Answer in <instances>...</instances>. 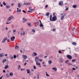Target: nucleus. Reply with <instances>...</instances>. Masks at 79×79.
I'll list each match as a JSON object with an SVG mask.
<instances>
[{
  "label": "nucleus",
  "instance_id": "8fccbe9b",
  "mask_svg": "<svg viewBox=\"0 0 79 79\" xmlns=\"http://www.w3.org/2000/svg\"><path fill=\"white\" fill-rule=\"evenodd\" d=\"M59 53H61V51H59Z\"/></svg>",
  "mask_w": 79,
  "mask_h": 79
},
{
  "label": "nucleus",
  "instance_id": "473e14b6",
  "mask_svg": "<svg viewBox=\"0 0 79 79\" xmlns=\"http://www.w3.org/2000/svg\"><path fill=\"white\" fill-rule=\"evenodd\" d=\"M35 24H36L37 26L39 25V22H36Z\"/></svg>",
  "mask_w": 79,
  "mask_h": 79
},
{
  "label": "nucleus",
  "instance_id": "bf43d9fd",
  "mask_svg": "<svg viewBox=\"0 0 79 79\" xmlns=\"http://www.w3.org/2000/svg\"><path fill=\"white\" fill-rule=\"evenodd\" d=\"M48 5H46V8H47V7H48Z\"/></svg>",
  "mask_w": 79,
  "mask_h": 79
},
{
  "label": "nucleus",
  "instance_id": "a19ab883",
  "mask_svg": "<svg viewBox=\"0 0 79 79\" xmlns=\"http://www.w3.org/2000/svg\"><path fill=\"white\" fill-rule=\"evenodd\" d=\"M53 16H55V13H53Z\"/></svg>",
  "mask_w": 79,
  "mask_h": 79
},
{
  "label": "nucleus",
  "instance_id": "5701e85b",
  "mask_svg": "<svg viewBox=\"0 0 79 79\" xmlns=\"http://www.w3.org/2000/svg\"><path fill=\"white\" fill-rule=\"evenodd\" d=\"M29 9L30 10H31V11H32V7L30 6L29 7Z\"/></svg>",
  "mask_w": 79,
  "mask_h": 79
},
{
  "label": "nucleus",
  "instance_id": "f257e3e1",
  "mask_svg": "<svg viewBox=\"0 0 79 79\" xmlns=\"http://www.w3.org/2000/svg\"><path fill=\"white\" fill-rule=\"evenodd\" d=\"M50 19L51 21H55L57 19L56 16H53L52 18V15H50Z\"/></svg>",
  "mask_w": 79,
  "mask_h": 79
},
{
  "label": "nucleus",
  "instance_id": "393cba45",
  "mask_svg": "<svg viewBox=\"0 0 79 79\" xmlns=\"http://www.w3.org/2000/svg\"><path fill=\"white\" fill-rule=\"evenodd\" d=\"M18 7L19 8H20V7H21V4H20V3H18Z\"/></svg>",
  "mask_w": 79,
  "mask_h": 79
},
{
  "label": "nucleus",
  "instance_id": "052dcab7",
  "mask_svg": "<svg viewBox=\"0 0 79 79\" xmlns=\"http://www.w3.org/2000/svg\"><path fill=\"white\" fill-rule=\"evenodd\" d=\"M76 28L74 27L73 28V31H74V30Z\"/></svg>",
  "mask_w": 79,
  "mask_h": 79
},
{
  "label": "nucleus",
  "instance_id": "2f4dec72",
  "mask_svg": "<svg viewBox=\"0 0 79 79\" xmlns=\"http://www.w3.org/2000/svg\"><path fill=\"white\" fill-rule=\"evenodd\" d=\"M40 27H43L44 25L42 23H40Z\"/></svg>",
  "mask_w": 79,
  "mask_h": 79
},
{
  "label": "nucleus",
  "instance_id": "f704fd0d",
  "mask_svg": "<svg viewBox=\"0 0 79 79\" xmlns=\"http://www.w3.org/2000/svg\"><path fill=\"white\" fill-rule=\"evenodd\" d=\"M68 65H71V66H72V65H73L72 64H71V63L69 62V63H68Z\"/></svg>",
  "mask_w": 79,
  "mask_h": 79
},
{
  "label": "nucleus",
  "instance_id": "f03ea898",
  "mask_svg": "<svg viewBox=\"0 0 79 79\" xmlns=\"http://www.w3.org/2000/svg\"><path fill=\"white\" fill-rule=\"evenodd\" d=\"M39 60V58H38V57H36L35 58V61L36 62V64L37 65H40V63H39L38 64L37 63V60Z\"/></svg>",
  "mask_w": 79,
  "mask_h": 79
},
{
  "label": "nucleus",
  "instance_id": "f3484780",
  "mask_svg": "<svg viewBox=\"0 0 79 79\" xmlns=\"http://www.w3.org/2000/svg\"><path fill=\"white\" fill-rule=\"evenodd\" d=\"M31 5V3L28 2L26 3V6H27V5Z\"/></svg>",
  "mask_w": 79,
  "mask_h": 79
},
{
  "label": "nucleus",
  "instance_id": "ea45409f",
  "mask_svg": "<svg viewBox=\"0 0 79 79\" xmlns=\"http://www.w3.org/2000/svg\"><path fill=\"white\" fill-rule=\"evenodd\" d=\"M23 12L24 13H25V14L26 13V11H25V10H23Z\"/></svg>",
  "mask_w": 79,
  "mask_h": 79
},
{
  "label": "nucleus",
  "instance_id": "c85d7f7f",
  "mask_svg": "<svg viewBox=\"0 0 79 79\" xmlns=\"http://www.w3.org/2000/svg\"><path fill=\"white\" fill-rule=\"evenodd\" d=\"M21 11V9H20L19 10H17V13H19V12H20Z\"/></svg>",
  "mask_w": 79,
  "mask_h": 79
},
{
  "label": "nucleus",
  "instance_id": "ddd939ff",
  "mask_svg": "<svg viewBox=\"0 0 79 79\" xmlns=\"http://www.w3.org/2000/svg\"><path fill=\"white\" fill-rule=\"evenodd\" d=\"M52 69L54 70L55 71H57V69L56 67H55V68L53 67L52 68Z\"/></svg>",
  "mask_w": 79,
  "mask_h": 79
},
{
  "label": "nucleus",
  "instance_id": "4c0bfd02",
  "mask_svg": "<svg viewBox=\"0 0 79 79\" xmlns=\"http://www.w3.org/2000/svg\"><path fill=\"white\" fill-rule=\"evenodd\" d=\"M46 75L47 76H49V77H50V75H48V74H47V72H46Z\"/></svg>",
  "mask_w": 79,
  "mask_h": 79
},
{
  "label": "nucleus",
  "instance_id": "412c9836",
  "mask_svg": "<svg viewBox=\"0 0 79 79\" xmlns=\"http://www.w3.org/2000/svg\"><path fill=\"white\" fill-rule=\"evenodd\" d=\"M33 54L35 56H37V54L36 53V52H33Z\"/></svg>",
  "mask_w": 79,
  "mask_h": 79
},
{
  "label": "nucleus",
  "instance_id": "4be33fe9",
  "mask_svg": "<svg viewBox=\"0 0 79 79\" xmlns=\"http://www.w3.org/2000/svg\"><path fill=\"white\" fill-rule=\"evenodd\" d=\"M6 7L7 8V9H9V8H10V6L7 5L6 6Z\"/></svg>",
  "mask_w": 79,
  "mask_h": 79
},
{
  "label": "nucleus",
  "instance_id": "39448f33",
  "mask_svg": "<svg viewBox=\"0 0 79 79\" xmlns=\"http://www.w3.org/2000/svg\"><path fill=\"white\" fill-rule=\"evenodd\" d=\"M67 57L69 60H71L72 59V56L70 55H67Z\"/></svg>",
  "mask_w": 79,
  "mask_h": 79
},
{
  "label": "nucleus",
  "instance_id": "c03bdc74",
  "mask_svg": "<svg viewBox=\"0 0 79 79\" xmlns=\"http://www.w3.org/2000/svg\"><path fill=\"white\" fill-rule=\"evenodd\" d=\"M11 23V21H10V23H6V24H10V23Z\"/></svg>",
  "mask_w": 79,
  "mask_h": 79
},
{
  "label": "nucleus",
  "instance_id": "423d86ee",
  "mask_svg": "<svg viewBox=\"0 0 79 79\" xmlns=\"http://www.w3.org/2000/svg\"><path fill=\"white\" fill-rule=\"evenodd\" d=\"M10 39L11 41H14L15 40V37L13 36L11 37L10 38Z\"/></svg>",
  "mask_w": 79,
  "mask_h": 79
},
{
  "label": "nucleus",
  "instance_id": "20e7f679",
  "mask_svg": "<svg viewBox=\"0 0 79 79\" xmlns=\"http://www.w3.org/2000/svg\"><path fill=\"white\" fill-rule=\"evenodd\" d=\"M23 23H26V21H27V19L25 18H23Z\"/></svg>",
  "mask_w": 79,
  "mask_h": 79
},
{
  "label": "nucleus",
  "instance_id": "4468645a",
  "mask_svg": "<svg viewBox=\"0 0 79 79\" xmlns=\"http://www.w3.org/2000/svg\"><path fill=\"white\" fill-rule=\"evenodd\" d=\"M48 63L49 64H51L52 63V60H50L48 61Z\"/></svg>",
  "mask_w": 79,
  "mask_h": 79
},
{
  "label": "nucleus",
  "instance_id": "1a4fd4ad",
  "mask_svg": "<svg viewBox=\"0 0 79 79\" xmlns=\"http://www.w3.org/2000/svg\"><path fill=\"white\" fill-rule=\"evenodd\" d=\"M6 40H7V38H4V39L2 41V43H4V42H5V41H6Z\"/></svg>",
  "mask_w": 79,
  "mask_h": 79
},
{
  "label": "nucleus",
  "instance_id": "e2e57ef3",
  "mask_svg": "<svg viewBox=\"0 0 79 79\" xmlns=\"http://www.w3.org/2000/svg\"><path fill=\"white\" fill-rule=\"evenodd\" d=\"M27 64V63H25L24 64V66H26V64Z\"/></svg>",
  "mask_w": 79,
  "mask_h": 79
},
{
  "label": "nucleus",
  "instance_id": "7ed1b4c3",
  "mask_svg": "<svg viewBox=\"0 0 79 79\" xmlns=\"http://www.w3.org/2000/svg\"><path fill=\"white\" fill-rule=\"evenodd\" d=\"M13 15H11L10 17H9L8 19H7V22L10 21L11 20V19H13Z\"/></svg>",
  "mask_w": 79,
  "mask_h": 79
},
{
  "label": "nucleus",
  "instance_id": "b1692460",
  "mask_svg": "<svg viewBox=\"0 0 79 79\" xmlns=\"http://www.w3.org/2000/svg\"><path fill=\"white\" fill-rule=\"evenodd\" d=\"M27 73H28V74L30 73H29V72H30V70L27 69Z\"/></svg>",
  "mask_w": 79,
  "mask_h": 79
},
{
  "label": "nucleus",
  "instance_id": "2eb2a0df",
  "mask_svg": "<svg viewBox=\"0 0 79 79\" xmlns=\"http://www.w3.org/2000/svg\"><path fill=\"white\" fill-rule=\"evenodd\" d=\"M6 59H4L3 60L2 62L3 63H5V62H6Z\"/></svg>",
  "mask_w": 79,
  "mask_h": 79
},
{
  "label": "nucleus",
  "instance_id": "c9c22d12",
  "mask_svg": "<svg viewBox=\"0 0 79 79\" xmlns=\"http://www.w3.org/2000/svg\"><path fill=\"white\" fill-rule=\"evenodd\" d=\"M15 48H16V49H17V50H18V48H19V47L18 46H16Z\"/></svg>",
  "mask_w": 79,
  "mask_h": 79
},
{
  "label": "nucleus",
  "instance_id": "aec40b11",
  "mask_svg": "<svg viewBox=\"0 0 79 79\" xmlns=\"http://www.w3.org/2000/svg\"><path fill=\"white\" fill-rule=\"evenodd\" d=\"M73 45H76V43L75 42H73L72 43Z\"/></svg>",
  "mask_w": 79,
  "mask_h": 79
},
{
  "label": "nucleus",
  "instance_id": "f8f14e48",
  "mask_svg": "<svg viewBox=\"0 0 79 79\" xmlns=\"http://www.w3.org/2000/svg\"><path fill=\"white\" fill-rule=\"evenodd\" d=\"M64 15H62L60 17L61 20H63V19H64Z\"/></svg>",
  "mask_w": 79,
  "mask_h": 79
},
{
  "label": "nucleus",
  "instance_id": "6e6552de",
  "mask_svg": "<svg viewBox=\"0 0 79 79\" xmlns=\"http://www.w3.org/2000/svg\"><path fill=\"white\" fill-rule=\"evenodd\" d=\"M20 35H25V32L24 31H22L20 33Z\"/></svg>",
  "mask_w": 79,
  "mask_h": 79
},
{
  "label": "nucleus",
  "instance_id": "a211bd4d",
  "mask_svg": "<svg viewBox=\"0 0 79 79\" xmlns=\"http://www.w3.org/2000/svg\"><path fill=\"white\" fill-rule=\"evenodd\" d=\"M8 67H9V66L8 65H7L5 67V69H7V68H8Z\"/></svg>",
  "mask_w": 79,
  "mask_h": 79
},
{
  "label": "nucleus",
  "instance_id": "864d4df0",
  "mask_svg": "<svg viewBox=\"0 0 79 79\" xmlns=\"http://www.w3.org/2000/svg\"><path fill=\"white\" fill-rule=\"evenodd\" d=\"M3 73H5V72H6L5 70H3Z\"/></svg>",
  "mask_w": 79,
  "mask_h": 79
},
{
  "label": "nucleus",
  "instance_id": "bb28decb",
  "mask_svg": "<svg viewBox=\"0 0 79 79\" xmlns=\"http://www.w3.org/2000/svg\"><path fill=\"white\" fill-rule=\"evenodd\" d=\"M17 68L18 69H21V66L20 65H19V66Z\"/></svg>",
  "mask_w": 79,
  "mask_h": 79
},
{
  "label": "nucleus",
  "instance_id": "680f3d73",
  "mask_svg": "<svg viewBox=\"0 0 79 79\" xmlns=\"http://www.w3.org/2000/svg\"><path fill=\"white\" fill-rule=\"evenodd\" d=\"M1 7H2L3 6V5L2 4H1L0 5Z\"/></svg>",
  "mask_w": 79,
  "mask_h": 79
},
{
  "label": "nucleus",
  "instance_id": "cd10ccee",
  "mask_svg": "<svg viewBox=\"0 0 79 79\" xmlns=\"http://www.w3.org/2000/svg\"><path fill=\"white\" fill-rule=\"evenodd\" d=\"M49 15H50V13L48 12L46 14V16H49Z\"/></svg>",
  "mask_w": 79,
  "mask_h": 79
},
{
  "label": "nucleus",
  "instance_id": "79ce46f5",
  "mask_svg": "<svg viewBox=\"0 0 79 79\" xmlns=\"http://www.w3.org/2000/svg\"><path fill=\"white\" fill-rule=\"evenodd\" d=\"M14 58H16V56L15 55L14 56Z\"/></svg>",
  "mask_w": 79,
  "mask_h": 79
},
{
  "label": "nucleus",
  "instance_id": "49530a36",
  "mask_svg": "<svg viewBox=\"0 0 79 79\" xmlns=\"http://www.w3.org/2000/svg\"><path fill=\"white\" fill-rule=\"evenodd\" d=\"M13 5H14V3H12V4H11V6H13Z\"/></svg>",
  "mask_w": 79,
  "mask_h": 79
},
{
  "label": "nucleus",
  "instance_id": "c756f323",
  "mask_svg": "<svg viewBox=\"0 0 79 79\" xmlns=\"http://www.w3.org/2000/svg\"><path fill=\"white\" fill-rule=\"evenodd\" d=\"M2 4L3 5H4V6H5V5H6V3H5V2H3Z\"/></svg>",
  "mask_w": 79,
  "mask_h": 79
},
{
  "label": "nucleus",
  "instance_id": "09e8293b",
  "mask_svg": "<svg viewBox=\"0 0 79 79\" xmlns=\"http://www.w3.org/2000/svg\"><path fill=\"white\" fill-rule=\"evenodd\" d=\"M33 67H34V69H36V67L34 65Z\"/></svg>",
  "mask_w": 79,
  "mask_h": 79
},
{
  "label": "nucleus",
  "instance_id": "0e129e2a",
  "mask_svg": "<svg viewBox=\"0 0 79 79\" xmlns=\"http://www.w3.org/2000/svg\"><path fill=\"white\" fill-rule=\"evenodd\" d=\"M31 71L33 72L34 71V69H32L31 70Z\"/></svg>",
  "mask_w": 79,
  "mask_h": 79
},
{
  "label": "nucleus",
  "instance_id": "dca6fc26",
  "mask_svg": "<svg viewBox=\"0 0 79 79\" xmlns=\"http://www.w3.org/2000/svg\"><path fill=\"white\" fill-rule=\"evenodd\" d=\"M4 55H3V54H0V58H2V57H3V56H4Z\"/></svg>",
  "mask_w": 79,
  "mask_h": 79
},
{
  "label": "nucleus",
  "instance_id": "9d476101",
  "mask_svg": "<svg viewBox=\"0 0 79 79\" xmlns=\"http://www.w3.org/2000/svg\"><path fill=\"white\" fill-rule=\"evenodd\" d=\"M64 61L63 60V59L62 58H60V63H63Z\"/></svg>",
  "mask_w": 79,
  "mask_h": 79
},
{
  "label": "nucleus",
  "instance_id": "0eeeda50",
  "mask_svg": "<svg viewBox=\"0 0 79 79\" xmlns=\"http://www.w3.org/2000/svg\"><path fill=\"white\" fill-rule=\"evenodd\" d=\"M22 57L23 58H24V59H27V56L25 55H23L22 56Z\"/></svg>",
  "mask_w": 79,
  "mask_h": 79
},
{
  "label": "nucleus",
  "instance_id": "a878e982",
  "mask_svg": "<svg viewBox=\"0 0 79 79\" xmlns=\"http://www.w3.org/2000/svg\"><path fill=\"white\" fill-rule=\"evenodd\" d=\"M27 25H28V26H29V27H31V23H27Z\"/></svg>",
  "mask_w": 79,
  "mask_h": 79
},
{
  "label": "nucleus",
  "instance_id": "a18cd8bd",
  "mask_svg": "<svg viewBox=\"0 0 79 79\" xmlns=\"http://www.w3.org/2000/svg\"><path fill=\"white\" fill-rule=\"evenodd\" d=\"M27 12L28 13H32V11H30V10H28Z\"/></svg>",
  "mask_w": 79,
  "mask_h": 79
},
{
  "label": "nucleus",
  "instance_id": "3c124183",
  "mask_svg": "<svg viewBox=\"0 0 79 79\" xmlns=\"http://www.w3.org/2000/svg\"><path fill=\"white\" fill-rule=\"evenodd\" d=\"M52 31H53L54 32V31H55L56 29H52Z\"/></svg>",
  "mask_w": 79,
  "mask_h": 79
},
{
  "label": "nucleus",
  "instance_id": "4d7b16f0",
  "mask_svg": "<svg viewBox=\"0 0 79 79\" xmlns=\"http://www.w3.org/2000/svg\"><path fill=\"white\" fill-rule=\"evenodd\" d=\"M65 11H66V10H68V8H66L65 10Z\"/></svg>",
  "mask_w": 79,
  "mask_h": 79
},
{
  "label": "nucleus",
  "instance_id": "9b49d317",
  "mask_svg": "<svg viewBox=\"0 0 79 79\" xmlns=\"http://www.w3.org/2000/svg\"><path fill=\"white\" fill-rule=\"evenodd\" d=\"M63 2H59V5H63Z\"/></svg>",
  "mask_w": 79,
  "mask_h": 79
},
{
  "label": "nucleus",
  "instance_id": "13d9d810",
  "mask_svg": "<svg viewBox=\"0 0 79 79\" xmlns=\"http://www.w3.org/2000/svg\"><path fill=\"white\" fill-rule=\"evenodd\" d=\"M39 22H40V24H42V22H41V20H39Z\"/></svg>",
  "mask_w": 79,
  "mask_h": 79
},
{
  "label": "nucleus",
  "instance_id": "6ab92c4d",
  "mask_svg": "<svg viewBox=\"0 0 79 79\" xmlns=\"http://www.w3.org/2000/svg\"><path fill=\"white\" fill-rule=\"evenodd\" d=\"M10 76H13V72H11L10 73Z\"/></svg>",
  "mask_w": 79,
  "mask_h": 79
},
{
  "label": "nucleus",
  "instance_id": "72a5a7b5",
  "mask_svg": "<svg viewBox=\"0 0 79 79\" xmlns=\"http://www.w3.org/2000/svg\"><path fill=\"white\" fill-rule=\"evenodd\" d=\"M76 61V60H75V59H73L72 60V62H73V63L75 62V61Z\"/></svg>",
  "mask_w": 79,
  "mask_h": 79
},
{
  "label": "nucleus",
  "instance_id": "de8ad7c7",
  "mask_svg": "<svg viewBox=\"0 0 79 79\" xmlns=\"http://www.w3.org/2000/svg\"><path fill=\"white\" fill-rule=\"evenodd\" d=\"M39 61H40V62H42V60L41 59H40L39 60Z\"/></svg>",
  "mask_w": 79,
  "mask_h": 79
},
{
  "label": "nucleus",
  "instance_id": "37998d69",
  "mask_svg": "<svg viewBox=\"0 0 79 79\" xmlns=\"http://www.w3.org/2000/svg\"><path fill=\"white\" fill-rule=\"evenodd\" d=\"M13 32H15L16 31V30L14 29V30H13Z\"/></svg>",
  "mask_w": 79,
  "mask_h": 79
},
{
  "label": "nucleus",
  "instance_id": "69168bd1",
  "mask_svg": "<svg viewBox=\"0 0 79 79\" xmlns=\"http://www.w3.org/2000/svg\"><path fill=\"white\" fill-rule=\"evenodd\" d=\"M2 77H3V76H2V77H0V79H2Z\"/></svg>",
  "mask_w": 79,
  "mask_h": 79
},
{
  "label": "nucleus",
  "instance_id": "6e6d98bb",
  "mask_svg": "<svg viewBox=\"0 0 79 79\" xmlns=\"http://www.w3.org/2000/svg\"><path fill=\"white\" fill-rule=\"evenodd\" d=\"M73 70H76V69L75 68H73Z\"/></svg>",
  "mask_w": 79,
  "mask_h": 79
},
{
  "label": "nucleus",
  "instance_id": "603ef678",
  "mask_svg": "<svg viewBox=\"0 0 79 79\" xmlns=\"http://www.w3.org/2000/svg\"><path fill=\"white\" fill-rule=\"evenodd\" d=\"M32 31L33 32H35V30L34 29H32Z\"/></svg>",
  "mask_w": 79,
  "mask_h": 79
},
{
  "label": "nucleus",
  "instance_id": "338daca9",
  "mask_svg": "<svg viewBox=\"0 0 79 79\" xmlns=\"http://www.w3.org/2000/svg\"><path fill=\"white\" fill-rule=\"evenodd\" d=\"M26 3H24L23 4L24 5H26Z\"/></svg>",
  "mask_w": 79,
  "mask_h": 79
},
{
  "label": "nucleus",
  "instance_id": "7c9ffc66",
  "mask_svg": "<svg viewBox=\"0 0 79 79\" xmlns=\"http://www.w3.org/2000/svg\"><path fill=\"white\" fill-rule=\"evenodd\" d=\"M73 8H76V7H77V6H76V5H73Z\"/></svg>",
  "mask_w": 79,
  "mask_h": 79
},
{
  "label": "nucleus",
  "instance_id": "774afa93",
  "mask_svg": "<svg viewBox=\"0 0 79 79\" xmlns=\"http://www.w3.org/2000/svg\"><path fill=\"white\" fill-rule=\"evenodd\" d=\"M77 77H79V75H77Z\"/></svg>",
  "mask_w": 79,
  "mask_h": 79
},
{
  "label": "nucleus",
  "instance_id": "58836bf2",
  "mask_svg": "<svg viewBox=\"0 0 79 79\" xmlns=\"http://www.w3.org/2000/svg\"><path fill=\"white\" fill-rule=\"evenodd\" d=\"M68 62H69V60H67L65 62V63H68Z\"/></svg>",
  "mask_w": 79,
  "mask_h": 79
},
{
  "label": "nucleus",
  "instance_id": "e433bc0d",
  "mask_svg": "<svg viewBox=\"0 0 79 79\" xmlns=\"http://www.w3.org/2000/svg\"><path fill=\"white\" fill-rule=\"evenodd\" d=\"M6 76L7 77H10V75H9L8 74H6Z\"/></svg>",
  "mask_w": 79,
  "mask_h": 79
},
{
  "label": "nucleus",
  "instance_id": "5fc2aeb1",
  "mask_svg": "<svg viewBox=\"0 0 79 79\" xmlns=\"http://www.w3.org/2000/svg\"><path fill=\"white\" fill-rule=\"evenodd\" d=\"M43 66L44 67H46V65H45V64H43Z\"/></svg>",
  "mask_w": 79,
  "mask_h": 79
}]
</instances>
